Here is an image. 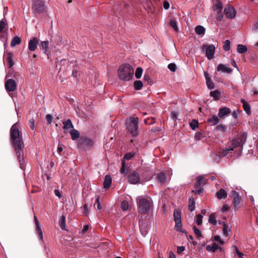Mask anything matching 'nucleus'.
<instances>
[{
  "mask_svg": "<svg viewBox=\"0 0 258 258\" xmlns=\"http://www.w3.org/2000/svg\"><path fill=\"white\" fill-rule=\"evenodd\" d=\"M10 132L11 140L16 152L20 167L22 170H24L25 163L23 151L24 146L22 140V134L19 130L17 123H15L12 125Z\"/></svg>",
  "mask_w": 258,
  "mask_h": 258,
  "instance_id": "1",
  "label": "nucleus"
},
{
  "mask_svg": "<svg viewBox=\"0 0 258 258\" xmlns=\"http://www.w3.org/2000/svg\"><path fill=\"white\" fill-rule=\"evenodd\" d=\"M139 211L143 214L149 213L152 207L153 201L148 196H138L136 199Z\"/></svg>",
  "mask_w": 258,
  "mask_h": 258,
  "instance_id": "2",
  "label": "nucleus"
},
{
  "mask_svg": "<svg viewBox=\"0 0 258 258\" xmlns=\"http://www.w3.org/2000/svg\"><path fill=\"white\" fill-rule=\"evenodd\" d=\"M134 71L132 67L127 63L120 66L118 70V78L123 81H130L133 77Z\"/></svg>",
  "mask_w": 258,
  "mask_h": 258,
  "instance_id": "3",
  "label": "nucleus"
},
{
  "mask_svg": "<svg viewBox=\"0 0 258 258\" xmlns=\"http://www.w3.org/2000/svg\"><path fill=\"white\" fill-rule=\"evenodd\" d=\"M245 140V137L244 136H239L235 138L233 140L231 145L222 151V155L223 156H226L237 147H240V151H241Z\"/></svg>",
  "mask_w": 258,
  "mask_h": 258,
  "instance_id": "4",
  "label": "nucleus"
},
{
  "mask_svg": "<svg viewBox=\"0 0 258 258\" xmlns=\"http://www.w3.org/2000/svg\"><path fill=\"white\" fill-rule=\"evenodd\" d=\"M126 129L133 136H136L138 134L139 119L138 118L131 117L126 120Z\"/></svg>",
  "mask_w": 258,
  "mask_h": 258,
  "instance_id": "5",
  "label": "nucleus"
},
{
  "mask_svg": "<svg viewBox=\"0 0 258 258\" xmlns=\"http://www.w3.org/2000/svg\"><path fill=\"white\" fill-rule=\"evenodd\" d=\"M173 217L175 223L174 226L175 230L183 233H186L185 230L182 228L181 220V212L179 211L175 210L174 211Z\"/></svg>",
  "mask_w": 258,
  "mask_h": 258,
  "instance_id": "6",
  "label": "nucleus"
},
{
  "mask_svg": "<svg viewBox=\"0 0 258 258\" xmlns=\"http://www.w3.org/2000/svg\"><path fill=\"white\" fill-rule=\"evenodd\" d=\"M32 9L36 14L42 13L45 10V3L42 0L35 1L33 4Z\"/></svg>",
  "mask_w": 258,
  "mask_h": 258,
  "instance_id": "7",
  "label": "nucleus"
},
{
  "mask_svg": "<svg viewBox=\"0 0 258 258\" xmlns=\"http://www.w3.org/2000/svg\"><path fill=\"white\" fill-rule=\"evenodd\" d=\"M224 13L228 19H234L236 15V11L234 8L230 5L226 6L224 10Z\"/></svg>",
  "mask_w": 258,
  "mask_h": 258,
  "instance_id": "8",
  "label": "nucleus"
},
{
  "mask_svg": "<svg viewBox=\"0 0 258 258\" xmlns=\"http://www.w3.org/2000/svg\"><path fill=\"white\" fill-rule=\"evenodd\" d=\"M232 197L233 198V207L235 210H237L240 207V199L238 192L235 190L231 191Z\"/></svg>",
  "mask_w": 258,
  "mask_h": 258,
  "instance_id": "9",
  "label": "nucleus"
},
{
  "mask_svg": "<svg viewBox=\"0 0 258 258\" xmlns=\"http://www.w3.org/2000/svg\"><path fill=\"white\" fill-rule=\"evenodd\" d=\"M5 88L8 92H13L17 88L16 81L12 79L7 80L5 83Z\"/></svg>",
  "mask_w": 258,
  "mask_h": 258,
  "instance_id": "10",
  "label": "nucleus"
},
{
  "mask_svg": "<svg viewBox=\"0 0 258 258\" xmlns=\"http://www.w3.org/2000/svg\"><path fill=\"white\" fill-rule=\"evenodd\" d=\"M128 181L131 184H137L140 181V177L138 172L134 171L128 175Z\"/></svg>",
  "mask_w": 258,
  "mask_h": 258,
  "instance_id": "11",
  "label": "nucleus"
},
{
  "mask_svg": "<svg viewBox=\"0 0 258 258\" xmlns=\"http://www.w3.org/2000/svg\"><path fill=\"white\" fill-rule=\"evenodd\" d=\"M39 39L37 37L32 38L28 42V49L31 51H34L37 48Z\"/></svg>",
  "mask_w": 258,
  "mask_h": 258,
  "instance_id": "12",
  "label": "nucleus"
},
{
  "mask_svg": "<svg viewBox=\"0 0 258 258\" xmlns=\"http://www.w3.org/2000/svg\"><path fill=\"white\" fill-rule=\"evenodd\" d=\"M215 51V47L213 44L209 45L206 48V56H207L208 59L211 60L214 58Z\"/></svg>",
  "mask_w": 258,
  "mask_h": 258,
  "instance_id": "13",
  "label": "nucleus"
},
{
  "mask_svg": "<svg viewBox=\"0 0 258 258\" xmlns=\"http://www.w3.org/2000/svg\"><path fill=\"white\" fill-rule=\"evenodd\" d=\"M218 72L222 73H227L230 74L232 72V69L229 67V65L227 64H219L216 69Z\"/></svg>",
  "mask_w": 258,
  "mask_h": 258,
  "instance_id": "14",
  "label": "nucleus"
},
{
  "mask_svg": "<svg viewBox=\"0 0 258 258\" xmlns=\"http://www.w3.org/2000/svg\"><path fill=\"white\" fill-rule=\"evenodd\" d=\"M48 45H49V41L46 40V41H41L40 43V46H39L40 48V49H41L42 50L43 53L47 55H48V50H49Z\"/></svg>",
  "mask_w": 258,
  "mask_h": 258,
  "instance_id": "15",
  "label": "nucleus"
},
{
  "mask_svg": "<svg viewBox=\"0 0 258 258\" xmlns=\"http://www.w3.org/2000/svg\"><path fill=\"white\" fill-rule=\"evenodd\" d=\"M230 113V109L227 107H223L219 109L218 115L219 117L222 118Z\"/></svg>",
  "mask_w": 258,
  "mask_h": 258,
  "instance_id": "16",
  "label": "nucleus"
},
{
  "mask_svg": "<svg viewBox=\"0 0 258 258\" xmlns=\"http://www.w3.org/2000/svg\"><path fill=\"white\" fill-rule=\"evenodd\" d=\"M111 182H112V179H111V176L109 175H106L105 176L104 180V182H103L104 188H106V189L108 188L110 186Z\"/></svg>",
  "mask_w": 258,
  "mask_h": 258,
  "instance_id": "17",
  "label": "nucleus"
},
{
  "mask_svg": "<svg viewBox=\"0 0 258 258\" xmlns=\"http://www.w3.org/2000/svg\"><path fill=\"white\" fill-rule=\"evenodd\" d=\"M205 183V178L203 176H199L197 178V180L195 184L196 188H198L201 186H203Z\"/></svg>",
  "mask_w": 258,
  "mask_h": 258,
  "instance_id": "18",
  "label": "nucleus"
},
{
  "mask_svg": "<svg viewBox=\"0 0 258 258\" xmlns=\"http://www.w3.org/2000/svg\"><path fill=\"white\" fill-rule=\"evenodd\" d=\"M219 116H217L216 115H212L208 119V122L210 123L211 125H215L217 124L219 122Z\"/></svg>",
  "mask_w": 258,
  "mask_h": 258,
  "instance_id": "19",
  "label": "nucleus"
},
{
  "mask_svg": "<svg viewBox=\"0 0 258 258\" xmlns=\"http://www.w3.org/2000/svg\"><path fill=\"white\" fill-rule=\"evenodd\" d=\"M63 129L64 130H67L69 129L74 128L73 124L72 122V121L70 119H68L67 120H64L62 121Z\"/></svg>",
  "mask_w": 258,
  "mask_h": 258,
  "instance_id": "20",
  "label": "nucleus"
},
{
  "mask_svg": "<svg viewBox=\"0 0 258 258\" xmlns=\"http://www.w3.org/2000/svg\"><path fill=\"white\" fill-rule=\"evenodd\" d=\"M218 249H221V248L218 245V244L216 243H213L211 245H208L206 246V250L208 251L215 252L216 250Z\"/></svg>",
  "mask_w": 258,
  "mask_h": 258,
  "instance_id": "21",
  "label": "nucleus"
},
{
  "mask_svg": "<svg viewBox=\"0 0 258 258\" xmlns=\"http://www.w3.org/2000/svg\"><path fill=\"white\" fill-rule=\"evenodd\" d=\"M227 192L223 188L220 189L216 193V197L218 199H224L227 197Z\"/></svg>",
  "mask_w": 258,
  "mask_h": 258,
  "instance_id": "22",
  "label": "nucleus"
},
{
  "mask_svg": "<svg viewBox=\"0 0 258 258\" xmlns=\"http://www.w3.org/2000/svg\"><path fill=\"white\" fill-rule=\"evenodd\" d=\"M223 5L220 1H217L216 4L213 6V8L214 11H216L219 13H221L222 10Z\"/></svg>",
  "mask_w": 258,
  "mask_h": 258,
  "instance_id": "23",
  "label": "nucleus"
},
{
  "mask_svg": "<svg viewBox=\"0 0 258 258\" xmlns=\"http://www.w3.org/2000/svg\"><path fill=\"white\" fill-rule=\"evenodd\" d=\"M205 28L201 25H198L195 27V32L198 35L203 36L205 33Z\"/></svg>",
  "mask_w": 258,
  "mask_h": 258,
  "instance_id": "24",
  "label": "nucleus"
},
{
  "mask_svg": "<svg viewBox=\"0 0 258 258\" xmlns=\"http://www.w3.org/2000/svg\"><path fill=\"white\" fill-rule=\"evenodd\" d=\"M157 178L159 182L164 183L166 180V176L163 172H160L157 175Z\"/></svg>",
  "mask_w": 258,
  "mask_h": 258,
  "instance_id": "25",
  "label": "nucleus"
},
{
  "mask_svg": "<svg viewBox=\"0 0 258 258\" xmlns=\"http://www.w3.org/2000/svg\"><path fill=\"white\" fill-rule=\"evenodd\" d=\"M241 102L242 103L244 111L248 114H249L250 112V107L249 105L246 102V101L242 99L241 100Z\"/></svg>",
  "mask_w": 258,
  "mask_h": 258,
  "instance_id": "26",
  "label": "nucleus"
},
{
  "mask_svg": "<svg viewBox=\"0 0 258 258\" xmlns=\"http://www.w3.org/2000/svg\"><path fill=\"white\" fill-rule=\"evenodd\" d=\"M208 222L214 226L217 225V221L216 219V213H213L209 216Z\"/></svg>",
  "mask_w": 258,
  "mask_h": 258,
  "instance_id": "27",
  "label": "nucleus"
},
{
  "mask_svg": "<svg viewBox=\"0 0 258 258\" xmlns=\"http://www.w3.org/2000/svg\"><path fill=\"white\" fill-rule=\"evenodd\" d=\"M71 138L73 140H75L79 138L80 133L76 130H73L70 132Z\"/></svg>",
  "mask_w": 258,
  "mask_h": 258,
  "instance_id": "28",
  "label": "nucleus"
},
{
  "mask_svg": "<svg viewBox=\"0 0 258 258\" xmlns=\"http://www.w3.org/2000/svg\"><path fill=\"white\" fill-rule=\"evenodd\" d=\"M21 39L20 37H19L18 36H15L14 37L12 41H11V45L12 47H14L16 45H19L21 43Z\"/></svg>",
  "mask_w": 258,
  "mask_h": 258,
  "instance_id": "29",
  "label": "nucleus"
},
{
  "mask_svg": "<svg viewBox=\"0 0 258 258\" xmlns=\"http://www.w3.org/2000/svg\"><path fill=\"white\" fill-rule=\"evenodd\" d=\"M247 50V47L242 44H238L237 46V51L240 53H244Z\"/></svg>",
  "mask_w": 258,
  "mask_h": 258,
  "instance_id": "30",
  "label": "nucleus"
},
{
  "mask_svg": "<svg viewBox=\"0 0 258 258\" xmlns=\"http://www.w3.org/2000/svg\"><path fill=\"white\" fill-rule=\"evenodd\" d=\"M7 60L9 62V68H12L14 65V62L13 60V54L11 52H9L7 54Z\"/></svg>",
  "mask_w": 258,
  "mask_h": 258,
  "instance_id": "31",
  "label": "nucleus"
},
{
  "mask_svg": "<svg viewBox=\"0 0 258 258\" xmlns=\"http://www.w3.org/2000/svg\"><path fill=\"white\" fill-rule=\"evenodd\" d=\"M83 140V144L85 145V146H88L89 147H92L93 145V141L88 138H84Z\"/></svg>",
  "mask_w": 258,
  "mask_h": 258,
  "instance_id": "32",
  "label": "nucleus"
},
{
  "mask_svg": "<svg viewBox=\"0 0 258 258\" xmlns=\"http://www.w3.org/2000/svg\"><path fill=\"white\" fill-rule=\"evenodd\" d=\"M134 86L135 90H140L142 88L143 84L141 81H136L134 83Z\"/></svg>",
  "mask_w": 258,
  "mask_h": 258,
  "instance_id": "33",
  "label": "nucleus"
},
{
  "mask_svg": "<svg viewBox=\"0 0 258 258\" xmlns=\"http://www.w3.org/2000/svg\"><path fill=\"white\" fill-rule=\"evenodd\" d=\"M170 27H171L175 31H177L178 28L177 26V23L176 20L172 19H171L169 23Z\"/></svg>",
  "mask_w": 258,
  "mask_h": 258,
  "instance_id": "34",
  "label": "nucleus"
},
{
  "mask_svg": "<svg viewBox=\"0 0 258 258\" xmlns=\"http://www.w3.org/2000/svg\"><path fill=\"white\" fill-rule=\"evenodd\" d=\"M65 222H66V217L64 215H62L59 219V224L60 227L62 229H65Z\"/></svg>",
  "mask_w": 258,
  "mask_h": 258,
  "instance_id": "35",
  "label": "nucleus"
},
{
  "mask_svg": "<svg viewBox=\"0 0 258 258\" xmlns=\"http://www.w3.org/2000/svg\"><path fill=\"white\" fill-rule=\"evenodd\" d=\"M222 225L223 226V234L225 236L227 237L228 235L229 227L225 222H223Z\"/></svg>",
  "mask_w": 258,
  "mask_h": 258,
  "instance_id": "36",
  "label": "nucleus"
},
{
  "mask_svg": "<svg viewBox=\"0 0 258 258\" xmlns=\"http://www.w3.org/2000/svg\"><path fill=\"white\" fill-rule=\"evenodd\" d=\"M195 201L194 199H190L189 200V203L188 205V210L192 212L195 210Z\"/></svg>",
  "mask_w": 258,
  "mask_h": 258,
  "instance_id": "37",
  "label": "nucleus"
},
{
  "mask_svg": "<svg viewBox=\"0 0 258 258\" xmlns=\"http://www.w3.org/2000/svg\"><path fill=\"white\" fill-rule=\"evenodd\" d=\"M223 48L225 51H228L230 50V41L229 40H226L225 41L224 45L223 46Z\"/></svg>",
  "mask_w": 258,
  "mask_h": 258,
  "instance_id": "38",
  "label": "nucleus"
},
{
  "mask_svg": "<svg viewBox=\"0 0 258 258\" xmlns=\"http://www.w3.org/2000/svg\"><path fill=\"white\" fill-rule=\"evenodd\" d=\"M7 26L6 20L5 18L0 21V33L6 28Z\"/></svg>",
  "mask_w": 258,
  "mask_h": 258,
  "instance_id": "39",
  "label": "nucleus"
},
{
  "mask_svg": "<svg viewBox=\"0 0 258 258\" xmlns=\"http://www.w3.org/2000/svg\"><path fill=\"white\" fill-rule=\"evenodd\" d=\"M143 69L141 68H138L135 72V77L137 79H140L142 75Z\"/></svg>",
  "mask_w": 258,
  "mask_h": 258,
  "instance_id": "40",
  "label": "nucleus"
},
{
  "mask_svg": "<svg viewBox=\"0 0 258 258\" xmlns=\"http://www.w3.org/2000/svg\"><path fill=\"white\" fill-rule=\"evenodd\" d=\"M36 230L39 235L40 239L41 240H42L43 239V234H42V230L41 229L40 226L39 224H37V225H36Z\"/></svg>",
  "mask_w": 258,
  "mask_h": 258,
  "instance_id": "41",
  "label": "nucleus"
},
{
  "mask_svg": "<svg viewBox=\"0 0 258 258\" xmlns=\"http://www.w3.org/2000/svg\"><path fill=\"white\" fill-rule=\"evenodd\" d=\"M146 229V227L143 224H142L141 225H140V232L143 236H145L147 234Z\"/></svg>",
  "mask_w": 258,
  "mask_h": 258,
  "instance_id": "42",
  "label": "nucleus"
},
{
  "mask_svg": "<svg viewBox=\"0 0 258 258\" xmlns=\"http://www.w3.org/2000/svg\"><path fill=\"white\" fill-rule=\"evenodd\" d=\"M121 164H122V166H121V168L120 169V172L122 174L125 175V174H126V173L127 172V170L125 168V162L123 160L122 161Z\"/></svg>",
  "mask_w": 258,
  "mask_h": 258,
  "instance_id": "43",
  "label": "nucleus"
},
{
  "mask_svg": "<svg viewBox=\"0 0 258 258\" xmlns=\"http://www.w3.org/2000/svg\"><path fill=\"white\" fill-rule=\"evenodd\" d=\"M190 126L192 130H195L197 127H198V122L195 119H193L192 121L190 123Z\"/></svg>",
  "mask_w": 258,
  "mask_h": 258,
  "instance_id": "44",
  "label": "nucleus"
},
{
  "mask_svg": "<svg viewBox=\"0 0 258 258\" xmlns=\"http://www.w3.org/2000/svg\"><path fill=\"white\" fill-rule=\"evenodd\" d=\"M203 218V215L202 214H199L197 215L196 222H197L198 225H201L202 224Z\"/></svg>",
  "mask_w": 258,
  "mask_h": 258,
  "instance_id": "45",
  "label": "nucleus"
},
{
  "mask_svg": "<svg viewBox=\"0 0 258 258\" xmlns=\"http://www.w3.org/2000/svg\"><path fill=\"white\" fill-rule=\"evenodd\" d=\"M193 230L196 236H197L199 237L202 236V233L201 232V231L196 226H194L193 227Z\"/></svg>",
  "mask_w": 258,
  "mask_h": 258,
  "instance_id": "46",
  "label": "nucleus"
},
{
  "mask_svg": "<svg viewBox=\"0 0 258 258\" xmlns=\"http://www.w3.org/2000/svg\"><path fill=\"white\" fill-rule=\"evenodd\" d=\"M121 207L123 211L126 210L128 208V203L126 201H123L121 202Z\"/></svg>",
  "mask_w": 258,
  "mask_h": 258,
  "instance_id": "47",
  "label": "nucleus"
},
{
  "mask_svg": "<svg viewBox=\"0 0 258 258\" xmlns=\"http://www.w3.org/2000/svg\"><path fill=\"white\" fill-rule=\"evenodd\" d=\"M217 131H222L223 133L226 132V127L223 124H219L216 126Z\"/></svg>",
  "mask_w": 258,
  "mask_h": 258,
  "instance_id": "48",
  "label": "nucleus"
},
{
  "mask_svg": "<svg viewBox=\"0 0 258 258\" xmlns=\"http://www.w3.org/2000/svg\"><path fill=\"white\" fill-rule=\"evenodd\" d=\"M210 95L213 98L215 99H218L219 96V92L218 90H214L210 92Z\"/></svg>",
  "mask_w": 258,
  "mask_h": 258,
  "instance_id": "49",
  "label": "nucleus"
},
{
  "mask_svg": "<svg viewBox=\"0 0 258 258\" xmlns=\"http://www.w3.org/2000/svg\"><path fill=\"white\" fill-rule=\"evenodd\" d=\"M168 68L172 72H175L176 70V66L174 63H170L168 65Z\"/></svg>",
  "mask_w": 258,
  "mask_h": 258,
  "instance_id": "50",
  "label": "nucleus"
},
{
  "mask_svg": "<svg viewBox=\"0 0 258 258\" xmlns=\"http://www.w3.org/2000/svg\"><path fill=\"white\" fill-rule=\"evenodd\" d=\"M134 156V153L130 152L127 153L124 156L123 159L125 160H130Z\"/></svg>",
  "mask_w": 258,
  "mask_h": 258,
  "instance_id": "51",
  "label": "nucleus"
},
{
  "mask_svg": "<svg viewBox=\"0 0 258 258\" xmlns=\"http://www.w3.org/2000/svg\"><path fill=\"white\" fill-rule=\"evenodd\" d=\"M144 122L146 124L150 125L155 122V120L153 118H152L151 119L147 118L144 120Z\"/></svg>",
  "mask_w": 258,
  "mask_h": 258,
  "instance_id": "52",
  "label": "nucleus"
},
{
  "mask_svg": "<svg viewBox=\"0 0 258 258\" xmlns=\"http://www.w3.org/2000/svg\"><path fill=\"white\" fill-rule=\"evenodd\" d=\"M46 119L47 120V124H50L53 120V116L50 114H48L46 115Z\"/></svg>",
  "mask_w": 258,
  "mask_h": 258,
  "instance_id": "53",
  "label": "nucleus"
},
{
  "mask_svg": "<svg viewBox=\"0 0 258 258\" xmlns=\"http://www.w3.org/2000/svg\"><path fill=\"white\" fill-rule=\"evenodd\" d=\"M206 84L208 88L210 89H213L214 88V85L213 82H212L211 80H207V81H206Z\"/></svg>",
  "mask_w": 258,
  "mask_h": 258,
  "instance_id": "54",
  "label": "nucleus"
},
{
  "mask_svg": "<svg viewBox=\"0 0 258 258\" xmlns=\"http://www.w3.org/2000/svg\"><path fill=\"white\" fill-rule=\"evenodd\" d=\"M214 240L215 241L219 242L221 245H223L224 244L223 241L221 239V237L219 235H215L214 237Z\"/></svg>",
  "mask_w": 258,
  "mask_h": 258,
  "instance_id": "55",
  "label": "nucleus"
},
{
  "mask_svg": "<svg viewBox=\"0 0 258 258\" xmlns=\"http://www.w3.org/2000/svg\"><path fill=\"white\" fill-rule=\"evenodd\" d=\"M178 113L176 112H172L171 114V118L174 120L176 121L177 119Z\"/></svg>",
  "mask_w": 258,
  "mask_h": 258,
  "instance_id": "56",
  "label": "nucleus"
},
{
  "mask_svg": "<svg viewBox=\"0 0 258 258\" xmlns=\"http://www.w3.org/2000/svg\"><path fill=\"white\" fill-rule=\"evenodd\" d=\"M30 127L32 130H34L35 128V121L33 118H31L29 120Z\"/></svg>",
  "mask_w": 258,
  "mask_h": 258,
  "instance_id": "57",
  "label": "nucleus"
},
{
  "mask_svg": "<svg viewBox=\"0 0 258 258\" xmlns=\"http://www.w3.org/2000/svg\"><path fill=\"white\" fill-rule=\"evenodd\" d=\"M185 250V247L183 246H177V252L179 254L181 253Z\"/></svg>",
  "mask_w": 258,
  "mask_h": 258,
  "instance_id": "58",
  "label": "nucleus"
},
{
  "mask_svg": "<svg viewBox=\"0 0 258 258\" xmlns=\"http://www.w3.org/2000/svg\"><path fill=\"white\" fill-rule=\"evenodd\" d=\"M229 209V206L227 204H225L223 206L221 209V212H226L228 211Z\"/></svg>",
  "mask_w": 258,
  "mask_h": 258,
  "instance_id": "59",
  "label": "nucleus"
},
{
  "mask_svg": "<svg viewBox=\"0 0 258 258\" xmlns=\"http://www.w3.org/2000/svg\"><path fill=\"white\" fill-rule=\"evenodd\" d=\"M234 247L236 250V253H237V255L238 256L239 258H243V254L238 250L237 246H235Z\"/></svg>",
  "mask_w": 258,
  "mask_h": 258,
  "instance_id": "60",
  "label": "nucleus"
},
{
  "mask_svg": "<svg viewBox=\"0 0 258 258\" xmlns=\"http://www.w3.org/2000/svg\"><path fill=\"white\" fill-rule=\"evenodd\" d=\"M203 191H204L203 188L200 187L199 189H198L196 190H193L192 192H195L196 194L200 195L201 194H202L203 192Z\"/></svg>",
  "mask_w": 258,
  "mask_h": 258,
  "instance_id": "61",
  "label": "nucleus"
},
{
  "mask_svg": "<svg viewBox=\"0 0 258 258\" xmlns=\"http://www.w3.org/2000/svg\"><path fill=\"white\" fill-rule=\"evenodd\" d=\"M163 7L165 10H167L169 8L170 5L167 1H164L163 3Z\"/></svg>",
  "mask_w": 258,
  "mask_h": 258,
  "instance_id": "62",
  "label": "nucleus"
},
{
  "mask_svg": "<svg viewBox=\"0 0 258 258\" xmlns=\"http://www.w3.org/2000/svg\"><path fill=\"white\" fill-rule=\"evenodd\" d=\"M223 15L221 13H219L217 12V15L216 16V19L219 21H221L223 18Z\"/></svg>",
  "mask_w": 258,
  "mask_h": 258,
  "instance_id": "63",
  "label": "nucleus"
},
{
  "mask_svg": "<svg viewBox=\"0 0 258 258\" xmlns=\"http://www.w3.org/2000/svg\"><path fill=\"white\" fill-rule=\"evenodd\" d=\"M231 63L233 67L236 68L238 70V67L234 59L232 58L231 59Z\"/></svg>",
  "mask_w": 258,
  "mask_h": 258,
  "instance_id": "64",
  "label": "nucleus"
}]
</instances>
